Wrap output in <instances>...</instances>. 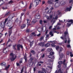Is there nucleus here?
<instances>
[{"instance_id":"1","label":"nucleus","mask_w":73,"mask_h":73,"mask_svg":"<svg viewBox=\"0 0 73 73\" xmlns=\"http://www.w3.org/2000/svg\"><path fill=\"white\" fill-rule=\"evenodd\" d=\"M15 56V57H14ZM17 56L16 55L15 56V54H13V53H11L10 55V58L11 61H13L16 59Z\"/></svg>"},{"instance_id":"2","label":"nucleus","mask_w":73,"mask_h":73,"mask_svg":"<svg viewBox=\"0 0 73 73\" xmlns=\"http://www.w3.org/2000/svg\"><path fill=\"white\" fill-rule=\"evenodd\" d=\"M6 22H5V21L4 22H0V27H1L2 28H4L5 27V25Z\"/></svg>"},{"instance_id":"3","label":"nucleus","mask_w":73,"mask_h":73,"mask_svg":"<svg viewBox=\"0 0 73 73\" xmlns=\"http://www.w3.org/2000/svg\"><path fill=\"white\" fill-rule=\"evenodd\" d=\"M66 3H67V0H63L61 3V6H64Z\"/></svg>"},{"instance_id":"4","label":"nucleus","mask_w":73,"mask_h":73,"mask_svg":"<svg viewBox=\"0 0 73 73\" xmlns=\"http://www.w3.org/2000/svg\"><path fill=\"white\" fill-rule=\"evenodd\" d=\"M17 49L18 50H20V47H21V49L23 48V46H22L20 44H18L17 45Z\"/></svg>"},{"instance_id":"5","label":"nucleus","mask_w":73,"mask_h":73,"mask_svg":"<svg viewBox=\"0 0 73 73\" xmlns=\"http://www.w3.org/2000/svg\"><path fill=\"white\" fill-rule=\"evenodd\" d=\"M38 45L40 46L43 47L45 46V43L44 42H40L38 44Z\"/></svg>"},{"instance_id":"6","label":"nucleus","mask_w":73,"mask_h":73,"mask_svg":"<svg viewBox=\"0 0 73 73\" xmlns=\"http://www.w3.org/2000/svg\"><path fill=\"white\" fill-rule=\"evenodd\" d=\"M54 1V0H48L47 1V3L49 4H53V2Z\"/></svg>"},{"instance_id":"7","label":"nucleus","mask_w":73,"mask_h":73,"mask_svg":"<svg viewBox=\"0 0 73 73\" xmlns=\"http://www.w3.org/2000/svg\"><path fill=\"white\" fill-rule=\"evenodd\" d=\"M34 4L35 5V7L38 5V0H35L34 1Z\"/></svg>"},{"instance_id":"8","label":"nucleus","mask_w":73,"mask_h":73,"mask_svg":"<svg viewBox=\"0 0 73 73\" xmlns=\"http://www.w3.org/2000/svg\"><path fill=\"white\" fill-rule=\"evenodd\" d=\"M9 36H11V35L12 33V27H11L9 28Z\"/></svg>"},{"instance_id":"9","label":"nucleus","mask_w":73,"mask_h":73,"mask_svg":"<svg viewBox=\"0 0 73 73\" xmlns=\"http://www.w3.org/2000/svg\"><path fill=\"white\" fill-rule=\"evenodd\" d=\"M13 17H12V18L9 17L8 18H6L5 19V23H6L7 21H11V20H12V19H13Z\"/></svg>"},{"instance_id":"10","label":"nucleus","mask_w":73,"mask_h":73,"mask_svg":"<svg viewBox=\"0 0 73 73\" xmlns=\"http://www.w3.org/2000/svg\"><path fill=\"white\" fill-rule=\"evenodd\" d=\"M48 57L49 58H51V59L54 58V57L53 55H48Z\"/></svg>"},{"instance_id":"11","label":"nucleus","mask_w":73,"mask_h":73,"mask_svg":"<svg viewBox=\"0 0 73 73\" xmlns=\"http://www.w3.org/2000/svg\"><path fill=\"white\" fill-rule=\"evenodd\" d=\"M35 17L36 19H40V15H39V14H36V15Z\"/></svg>"},{"instance_id":"12","label":"nucleus","mask_w":73,"mask_h":73,"mask_svg":"<svg viewBox=\"0 0 73 73\" xmlns=\"http://www.w3.org/2000/svg\"><path fill=\"white\" fill-rule=\"evenodd\" d=\"M50 19H52L53 17V12H50Z\"/></svg>"},{"instance_id":"13","label":"nucleus","mask_w":73,"mask_h":73,"mask_svg":"<svg viewBox=\"0 0 73 73\" xmlns=\"http://www.w3.org/2000/svg\"><path fill=\"white\" fill-rule=\"evenodd\" d=\"M10 14V12L9 11H8L7 13H6L5 16H4V17H7V16H8V15H9Z\"/></svg>"},{"instance_id":"14","label":"nucleus","mask_w":73,"mask_h":73,"mask_svg":"<svg viewBox=\"0 0 73 73\" xmlns=\"http://www.w3.org/2000/svg\"><path fill=\"white\" fill-rule=\"evenodd\" d=\"M26 27V25H21V29H24L25 27Z\"/></svg>"},{"instance_id":"15","label":"nucleus","mask_w":73,"mask_h":73,"mask_svg":"<svg viewBox=\"0 0 73 73\" xmlns=\"http://www.w3.org/2000/svg\"><path fill=\"white\" fill-rule=\"evenodd\" d=\"M63 56H64V54H63V53H61L60 54V56L59 59V60H61V59H62V58H63Z\"/></svg>"},{"instance_id":"16","label":"nucleus","mask_w":73,"mask_h":73,"mask_svg":"<svg viewBox=\"0 0 73 73\" xmlns=\"http://www.w3.org/2000/svg\"><path fill=\"white\" fill-rule=\"evenodd\" d=\"M37 22V20L36 19H34L33 20L32 23H33V24H35V23H36Z\"/></svg>"},{"instance_id":"17","label":"nucleus","mask_w":73,"mask_h":73,"mask_svg":"<svg viewBox=\"0 0 73 73\" xmlns=\"http://www.w3.org/2000/svg\"><path fill=\"white\" fill-rule=\"evenodd\" d=\"M31 22V20L29 19H27V24L28 25H30V22Z\"/></svg>"},{"instance_id":"18","label":"nucleus","mask_w":73,"mask_h":73,"mask_svg":"<svg viewBox=\"0 0 73 73\" xmlns=\"http://www.w3.org/2000/svg\"><path fill=\"white\" fill-rule=\"evenodd\" d=\"M58 18V17H57V16H56L55 18H53L52 20L51 21V23H52L53 22V20L54 19L55 20H56Z\"/></svg>"},{"instance_id":"19","label":"nucleus","mask_w":73,"mask_h":73,"mask_svg":"<svg viewBox=\"0 0 73 73\" xmlns=\"http://www.w3.org/2000/svg\"><path fill=\"white\" fill-rule=\"evenodd\" d=\"M1 65L2 66H6V63L5 62H3L1 64Z\"/></svg>"},{"instance_id":"20","label":"nucleus","mask_w":73,"mask_h":73,"mask_svg":"<svg viewBox=\"0 0 73 73\" xmlns=\"http://www.w3.org/2000/svg\"><path fill=\"white\" fill-rule=\"evenodd\" d=\"M70 10H71V9L68 7H67L65 10V11L66 12H67V11H70Z\"/></svg>"},{"instance_id":"21","label":"nucleus","mask_w":73,"mask_h":73,"mask_svg":"<svg viewBox=\"0 0 73 73\" xmlns=\"http://www.w3.org/2000/svg\"><path fill=\"white\" fill-rule=\"evenodd\" d=\"M47 61L48 62H53V59H48Z\"/></svg>"},{"instance_id":"22","label":"nucleus","mask_w":73,"mask_h":73,"mask_svg":"<svg viewBox=\"0 0 73 73\" xmlns=\"http://www.w3.org/2000/svg\"><path fill=\"white\" fill-rule=\"evenodd\" d=\"M49 45H50V44L49 43H47L46 44H45L44 46H45V47H48V46H49Z\"/></svg>"},{"instance_id":"23","label":"nucleus","mask_w":73,"mask_h":73,"mask_svg":"<svg viewBox=\"0 0 73 73\" xmlns=\"http://www.w3.org/2000/svg\"><path fill=\"white\" fill-rule=\"evenodd\" d=\"M58 6H59V4L58 3H56L54 5V7L56 8H57V7H58Z\"/></svg>"},{"instance_id":"24","label":"nucleus","mask_w":73,"mask_h":73,"mask_svg":"<svg viewBox=\"0 0 73 73\" xmlns=\"http://www.w3.org/2000/svg\"><path fill=\"white\" fill-rule=\"evenodd\" d=\"M10 67V65H9L7 66L5 68V70H7L8 69V68H9Z\"/></svg>"},{"instance_id":"25","label":"nucleus","mask_w":73,"mask_h":73,"mask_svg":"<svg viewBox=\"0 0 73 73\" xmlns=\"http://www.w3.org/2000/svg\"><path fill=\"white\" fill-rule=\"evenodd\" d=\"M62 48H60V49L59 52V55H60V54L61 53V51H62Z\"/></svg>"},{"instance_id":"26","label":"nucleus","mask_w":73,"mask_h":73,"mask_svg":"<svg viewBox=\"0 0 73 73\" xmlns=\"http://www.w3.org/2000/svg\"><path fill=\"white\" fill-rule=\"evenodd\" d=\"M11 39H12L13 40H15V39H16V38L14 36H11Z\"/></svg>"},{"instance_id":"27","label":"nucleus","mask_w":73,"mask_h":73,"mask_svg":"<svg viewBox=\"0 0 73 73\" xmlns=\"http://www.w3.org/2000/svg\"><path fill=\"white\" fill-rule=\"evenodd\" d=\"M57 13L58 15H60L61 14V12H60V11H58L57 12Z\"/></svg>"},{"instance_id":"28","label":"nucleus","mask_w":73,"mask_h":73,"mask_svg":"<svg viewBox=\"0 0 73 73\" xmlns=\"http://www.w3.org/2000/svg\"><path fill=\"white\" fill-rule=\"evenodd\" d=\"M60 48V46H56V49L57 50H58V49Z\"/></svg>"},{"instance_id":"29","label":"nucleus","mask_w":73,"mask_h":73,"mask_svg":"<svg viewBox=\"0 0 73 73\" xmlns=\"http://www.w3.org/2000/svg\"><path fill=\"white\" fill-rule=\"evenodd\" d=\"M31 53H33L34 54H35V50H31Z\"/></svg>"},{"instance_id":"30","label":"nucleus","mask_w":73,"mask_h":73,"mask_svg":"<svg viewBox=\"0 0 73 73\" xmlns=\"http://www.w3.org/2000/svg\"><path fill=\"white\" fill-rule=\"evenodd\" d=\"M13 49H14V50H17V49H16V48L15 47H16V45H13Z\"/></svg>"},{"instance_id":"31","label":"nucleus","mask_w":73,"mask_h":73,"mask_svg":"<svg viewBox=\"0 0 73 73\" xmlns=\"http://www.w3.org/2000/svg\"><path fill=\"white\" fill-rule=\"evenodd\" d=\"M50 35H51V36H53V34L52 32H50L49 33Z\"/></svg>"},{"instance_id":"32","label":"nucleus","mask_w":73,"mask_h":73,"mask_svg":"<svg viewBox=\"0 0 73 73\" xmlns=\"http://www.w3.org/2000/svg\"><path fill=\"white\" fill-rule=\"evenodd\" d=\"M38 73H46V72H45V71H42V72L41 71H39L38 72Z\"/></svg>"},{"instance_id":"33","label":"nucleus","mask_w":73,"mask_h":73,"mask_svg":"<svg viewBox=\"0 0 73 73\" xmlns=\"http://www.w3.org/2000/svg\"><path fill=\"white\" fill-rule=\"evenodd\" d=\"M58 64H60V65H61V64H63V62L61 61H60L58 62Z\"/></svg>"},{"instance_id":"34","label":"nucleus","mask_w":73,"mask_h":73,"mask_svg":"<svg viewBox=\"0 0 73 73\" xmlns=\"http://www.w3.org/2000/svg\"><path fill=\"white\" fill-rule=\"evenodd\" d=\"M52 48H48L47 50V52H50L52 50Z\"/></svg>"},{"instance_id":"35","label":"nucleus","mask_w":73,"mask_h":73,"mask_svg":"<svg viewBox=\"0 0 73 73\" xmlns=\"http://www.w3.org/2000/svg\"><path fill=\"white\" fill-rule=\"evenodd\" d=\"M33 44V42H30V47H32V45Z\"/></svg>"},{"instance_id":"36","label":"nucleus","mask_w":73,"mask_h":73,"mask_svg":"<svg viewBox=\"0 0 73 73\" xmlns=\"http://www.w3.org/2000/svg\"><path fill=\"white\" fill-rule=\"evenodd\" d=\"M70 57H73V54H72V52H70Z\"/></svg>"},{"instance_id":"37","label":"nucleus","mask_w":73,"mask_h":73,"mask_svg":"<svg viewBox=\"0 0 73 73\" xmlns=\"http://www.w3.org/2000/svg\"><path fill=\"white\" fill-rule=\"evenodd\" d=\"M49 54L50 55H53V54H54V52H51L49 53Z\"/></svg>"},{"instance_id":"38","label":"nucleus","mask_w":73,"mask_h":73,"mask_svg":"<svg viewBox=\"0 0 73 73\" xmlns=\"http://www.w3.org/2000/svg\"><path fill=\"white\" fill-rule=\"evenodd\" d=\"M43 39H44V37L42 36L40 39V41H42Z\"/></svg>"},{"instance_id":"39","label":"nucleus","mask_w":73,"mask_h":73,"mask_svg":"<svg viewBox=\"0 0 73 73\" xmlns=\"http://www.w3.org/2000/svg\"><path fill=\"white\" fill-rule=\"evenodd\" d=\"M13 2L12 1H10L9 2V4H12L13 3Z\"/></svg>"},{"instance_id":"40","label":"nucleus","mask_w":73,"mask_h":73,"mask_svg":"<svg viewBox=\"0 0 73 73\" xmlns=\"http://www.w3.org/2000/svg\"><path fill=\"white\" fill-rule=\"evenodd\" d=\"M17 66H20V64L18 63H16Z\"/></svg>"},{"instance_id":"41","label":"nucleus","mask_w":73,"mask_h":73,"mask_svg":"<svg viewBox=\"0 0 73 73\" xmlns=\"http://www.w3.org/2000/svg\"><path fill=\"white\" fill-rule=\"evenodd\" d=\"M68 33L67 32H65L64 33V34L65 35L64 36H66V35H68Z\"/></svg>"},{"instance_id":"42","label":"nucleus","mask_w":73,"mask_h":73,"mask_svg":"<svg viewBox=\"0 0 73 73\" xmlns=\"http://www.w3.org/2000/svg\"><path fill=\"white\" fill-rule=\"evenodd\" d=\"M51 45L52 47H55L56 46V45L54 44H51Z\"/></svg>"},{"instance_id":"43","label":"nucleus","mask_w":73,"mask_h":73,"mask_svg":"<svg viewBox=\"0 0 73 73\" xmlns=\"http://www.w3.org/2000/svg\"><path fill=\"white\" fill-rule=\"evenodd\" d=\"M39 63H40V64H43V63H44V62H42V61H40L39 62H38V64H39Z\"/></svg>"},{"instance_id":"44","label":"nucleus","mask_w":73,"mask_h":73,"mask_svg":"<svg viewBox=\"0 0 73 73\" xmlns=\"http://www.w3.org/2000/svg\"><path fill=\"white\" fill-rule=\"evenodd\" d=\"M64 41L65 43H66L67 42V40H66V38H65V40L64 39Z\"/></svg>"},{"instance_id":"45","label":"nucleus","mask_w":73,"mask_h":73,"mask_svg":"<svg viewBox=\"0 0 73 73\" xmlns=\"http://www.w3.org/2000/svg\"><path fill=\"white\" fill-rule=\"evenodd\" d=\"M32 34L33 36H36V35L35 34V32L32 33Z\"/></svg>"},{"instance_id":"46","label":"nucleus","mask_w":73,"mask_h":73,"mask_svg":"<svg viewBox=\"0 0 73 73\" xmlns=\"http://www.w3.org/2000/svg\"><path fill=\"white\" fill-rule=\"evenodd\" d=\"M24 59L25 60V61H27V56H25L24 57Z\"/></svg>"},{"instance_id":"47","label":"nucleus","mask_w":73,"mask_h":73,"mask_svg":"<svg viewBox=\"0 0 73 73\" xmlns=\"http://www.w3.org/2000/svg\"><path fill=\"white\" fill-rule=\"evenodd\" d=\"M67 26H68V27H70V26L71 25V24L70 23L69 24V23H67Z\"/></svg>"},{"instance_id":"48","label":"nucleus","mask_w":73,"mask_h":73,"mask_svg":"<svg viewBox=\"0 0 73 73\" xmlns=\"http://www.w3.org/2000/svg\"><path fill=\"white\" fill-rule=\"evenodd\" d=\"M73 21V20L71 19L69 21H68V23H71V22H72Z\"/></svg>"},{"instance_id":"49","label":"nucleus","mask_w":73,"mask_h":73,"mask_svg":"<svg viewBox=\"0 0 73 73\" xmlns=\"http://www.w3.org/2000/svg\"><path fill=\"white\" fill-rule=\"evenodd\" d=\"M33 5V4L32 3H31V4L30 5L29 7V9H31V8L32 7L31 5Z\"/></svg>"},{"instance_id":"50","label":"nucleus","mask_w":73,"mask_h":73,"mask_svg":"<svg viewBox=\"0 0 73 73\" xmlns=\"http://www.w3.org/2000/svg\"><path fill=\"white\" fill-rule=\"evenodd\" d=\"M67 48H71V46H70V45L68 44L67 46Z\"/></svg>"},{"instance_id":"51","label":"nucleus","mask_w":73,"mask_h":73,"mask_svg":"<svg viewBox=\"0 0 73 73\" xmlns=\"http://www.w3.org/2000/svg\"><path fill=\"white\" fill-rule=\"evenodd\" d=\"M40 24H42V20H40Z\"/></svg>"},{"instance_id":"52","label":"nucleus","mask_w":73,"mask_h":73,"mask_svg":"<svg viewBox=\"0 0 73 73\" xmlns=\"http://www.w3.org/2000/svg\"><path fill=\"white\" fill-rule=\"evenodd\" d=\"M45 50V48H44L41 50V52H44V51Z\"/></svg>"},{"instance_id":"53","label":"nucleus","mask_w":73,"mask_h":73,"mask_svg":"<svg viewBox=\"0 0 73 73\" xmlns=\"http://www.w3.org/2000/svg\"><path fill=\"white\" fill-rule=\"evenodd\" d=\"M21 23V21H19V23H18V25H19V26H20V25Z\"/></svg>"},{"instance_id":"54","label":"nucleus","mask_w":73,"mask_h":73,"mask_svg":"<svg viewBox=\"0 0 73 73\" xmlns=\"http://www.w3.org/2000/svg\"><path fill=\"white\" fill-rule=\"evenodd\" d=\"M23 70H24V68H22L21 73H23Z\"/></svg>"},{"instance_id":"55","label":"nucleus","mask_w":73,"mask_h":73,"mask_svg":"<svg viewBox=\"0 0 73 73\" xmlns=\"http://www.w3.org/2000/svg\"><path fill=\"white\" fill-rule=\"evenodd\" d=\"M29 29H28L26 30V32H27V33H29Z\"/></svg>"},{"instance_id":"56","label":"nucleus","mask_w":73,"mask_h":73,"mask_svg":"<svg viewBox=\"0 0 73 73\" xmlns=\"http://www.w3.org/2000/svg\"><path fill=\"white\" fill-rule=\"evenodd\" d=\"M10 41H11V39H9L8 40L7 44H8V42H10Z\"/></svg>"},{"instance_id":"57","label":"nucleus","mask_w":73,"mask_h":73,"mask_svg":"<svg viewBox=\"0 0 73 73\" xmlns=\"http://www.w3.org/2000/svg\"><path fill=\"white\" fill-rule=\"evenodd\" d=\"M12 23H9V24H10V25H8V27H11V25H12Z\"/></svg>"},{"instance_id":"58","label":"nucleus","mask_w":73,"mask_h":73,"mask_svg":"<svg viewBox=\"0 0 73 73\" xmlns=\"http://www.w3.org/2000/svg\"><path fill=\"white\" fill-rule=\"evenodd\" d=\"M61 29V28L59 26H58L57 27V29Z\"/></svg>"},{"instance_id":"59","label":"nucleus","mask_w":73,"mask_h":73,"mask_svg":"<svg viewBox=\"0 0 73 73\" xmlns=\"http://www.w3.org/2000/svg\"><path fill=\"white\" fill-rule=\"evenodd\" d=\"M40 35H41V34L40 33H39L38 35H37V37H39V36H40Z\"/></svg>"},{"instance_id":"60","label":"nucleus","mask_w":73,"mask_h":73,"mask_svg":"<svg viewBox=\"0 0 73 73\" xmlns=\"http://www.w3.org/2000/svg\"><path fill=\"white\" fill-rule=\"evenodd\" d=\"M61 69H59L58 70V73H60L61 72Z\"/></svg>"},{"instance_id":"61","label":"nucleus","mask_w":73,"mask_h":73,"mask_svg":"<svg viewBox=\"0 0 73 73\" xmlns=\"http://www.w3.org/2000/svg\"><path fill=\"white\" fill-rule=\"evenodd\" d=\"M46 18L48 20H50V18H49V17H47Z\"/></svg>"},{"instance_id":"62","label":"nucleus","mask_w":73,"mask_h":73,"mask_svg":"<svg viewBox=\"0 0 73 73\" xmlns=\"http://www.w3.org/2000/svg\"><path fill=\"white\" fill-rule=\"evenodd\" d=\"M64 68H66V64H65V65H63Z\"/></svg>"},{"instance_id":"63","label":"nucleus","mask_w":73,"mask_h":73,"mask_svg":"<svg viewBox=\"0 0 73 73\" xmlns=\"http://www.w3.org/2000/svg\"><path fill=\"white\" fill-rule=\"evenodd\" d=\"M42 4H44L45 3V2L44 1H42Z\"/></svg>"},{"instance_id":"64","label":"nucleus","mask_w":73,"mask_h":73,"mask_svg":"<svg viewBox=\"0 0 73 73\" xmlns=\"http://www.w3.org/2000/svg\"><path fill=\"white\" fill-rule=\"evenodd\" d=\"M58 68H61V65L60 64L58 65Z\"/></svg>"}]
</instances>
